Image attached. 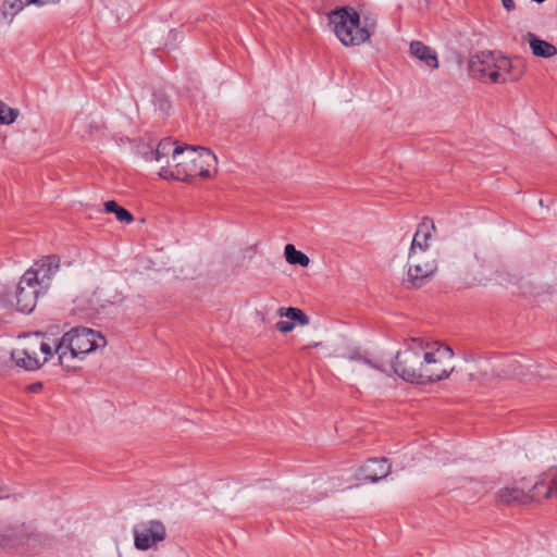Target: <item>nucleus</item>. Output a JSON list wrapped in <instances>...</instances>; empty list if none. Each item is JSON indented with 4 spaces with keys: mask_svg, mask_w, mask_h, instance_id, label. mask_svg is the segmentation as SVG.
<instances>
[{
    "mask_svg": "<svg viewBox=\"0 0 557 557\" xmlns=\"http://www.w3.org/2000/svg\"><path fill=\"white\" fill-rule=\"evenodd\" d=\"M394 373L412 384H432L449 377L455 369L454 351L438 342L406 339L392 363Z\"/></svg>",
    "mask_w": 557,
    "mask_h": 557,
    "instance_id": "nucleus-1",
    "label": "nucleus"
},
{
    "mask_svg": "<svg viewBox=\"0 0 557 557\" xmlns=\"http://www.w3.org/2000/svg\"><path fill=\"white\" fill-rule=\"evenodd\" d=\"M153 159L159 163V176L163 180L188 182L196 175L209 178L216 172V157L212 151L181 146L169 138L158 144Z\"/></svg>",
    "mask_w": 557,
    "mask_h": 557,
    "instance_id": "nucleus-2",
    "label": "nucleus"
},
{
    "mask_svg": "<svg viewBox=\"0 0 557 557\" xmlns=\"http://www.w3.org/2000/svg\"><path fill=\"white\" fill-rule=\"evenodd\" d=\"M106 345L107 341L99 332L88 327H74L62 336L54 352L64 369L76 370L88 354L102 349Z\"/></svg>",
    "mask_w": 557,
    "mask_h": 557,
    "instance_id": "nucleus-3",
    "label": "nucleus"
},
{
    "mask_svg": "<svg viewBox=\"0 0 557 557\" xmlns=\"http://www.w3.org/2000/svg\"><path fill=\"white\" fill-rule=\"evenodd\" d=\"M470 73L473 77L493 84L516 82L522 75V70L512 61L496 51H482L470 59Z\"/></svg>",
    "mask_w": 557,
    "mask_h": 557,
    "instance_id": "nucleus-4",
    "label": "nucleus"
},
{
    "mask_svg": "<svg viewBox=\"0 0 557 557\" xmlns=\"http://www.w3.org/2000/svg\"><path fill=\"white\" fill-rule=\"evenodd\" d=\"M329 20L335 36L345 47L367 42L375 28L374 20L364 18L361 25L360 16L354 9L335 10L330 14Z\"/></svg>",
    "mask_w": 557,
    "mask_h": 557,
    "instance_id": "nucleus-5",
    "label": "nucleus"
},
{
    "mask_svg": "<svg viewBox=\"0 0 557 557\" xmlns=\"http://www.w3.org/2000/svg\"><path fill=\"white\" fill-rule=\"evenodd\" d=\"M52 348L40 334L24 336L13 349L11 357L16 366L25 370H37L52 357Z\"/></svg>",
    "mask_w": 557,
    "mask_h": 557,
    "instance_id": "nucleus-6",
    "label": "nucleus"
},
{
    "mask_svg": "<svg viewBox=\"0 0 557 557\" xmlns=\"http://www.w3.org/2000/svg\"><path fill=\"white\" fill-rule=\"evenodd\" d=\"M437 271L435 253H408L405 281L419 288L426 284Z\"/></svg>",
    "mask_w": 557,
    "mask_h": 557,
    "instance_id": "nucleus-7",
    "label": "nucleus"
},
{
    "mask_svg": "<svg viewBox=\"0 0 557 557\" xmlns=\"http://www.w3.org/2000/svg\"><path fill=\"white\" fill-rule=\"evenodd\" d=\"M133 535L134 546L138 550H148L165 540L166 528L162 521L148 520L136 524Z\"/></svg>",
    "mask_w": 557,
    "mask_h": 557,
    "instance_id": "nucleus-8",
    "label": "nucleus"
},
{
    "mask_svg": "<svg viewBox=\"0 0 557 557\" xmlns=\"http://www.w3.org/2000/svg\"><path fill=\"white\" fill-rule=\"evenodd\" d=\"M37 541L34 527L27 523L9 524L0 529V549L35 546Z\"/></svg>",
    "mask_w": 557,
    "mask_h": 557,
    "instance_id": "nucleus-9",
    "label": "nucleus"
},
{
    "mask_svg": "<svg viewBox=\"0 0 557 557\" xmlns=\"http://www.w3.org/2000/svg\"><path fill=\"white\" fill-rule=\"evenodd\" d=\"M60 260L55 256H48L37 261L24 275V284H35L41 289L49 286L50 280L59 271Z\"/></svg>",
    "mask_w": 557,
    "mask_h": 557,
    "instance_id": "nucleus-10",
    "label": "nucleus"
},
{
    "mask_svg": "<svg viewBox=\"0 0 557 557\" xmlns=\"http://www.w3.org/2000/svg\"><path fill=\"white\" fill-rule=\"evenodd\" d=\"M39 287L35 284H24L22 276L16 290V307L23 313H30L36 307Z\"/></svg>",
    "mask_w": 557,
    "mask_h": 557,
    "instance_id": "nucleus-11",
    "label": "nucleus"
},
{
    "mask_svg": "<svg viewBox=\"0 0 557 557\" xmlns=\"http://www.w3.org/2000/svg\"><path fill=\"white\" fill-rule=\"evenodd\" d=\"M277 314L281 318L285 317V318L292 320V321H278L275 324V327L277 329V331H280L281 333H284V334L289 333L295 329L294 322H297L298 324H300L302 326L309 324L308 315L302 310L295 308V307H288V308L281 307L277 310Z\"/></svg>",
    "mask_w": 557,
    "mask_h": 557,
    "instance_id": "nucleus-12",
    "label": "nucleus"
},
{
    "mask_svg": "<svg viewBox=\"0 0 557 557\" xmlns=\"http://www.w3.org/2000/svg\"><path fill=\"white\" fill-rule=\"evenodd\" d=\"M522 41L529 45L534 57L549 59L557 54V48L553 44L541 39L534 33L523 34Z\"/></svg>",
    "mask_w": 557,
    "mask_h": 557,
    "instance_id": "nucleus-13",
    "label": "nucleus"
},
{
    "mask_svg": "<svg viewBox=\"0 0 557 557\" xmlns=\"http://www.w3.org/2000/svg\"><path fill=\"white\" fill-rule=\"evenodd\" d=\"M434 225L423 222L419 225L409 249V253H434L430 248V240Z\"/></svg>",
    "mask_w": 557,
    "mask_h": 557,
    "instance_id": "nucleus-14",
    "label": "nucleus"
},
{
    "mask_svg": "<svg viewBox=\"0 0 557 557\" xmlns=\"http://www.w3.org/2000/svg\"><path fill=\"white\" fill-rule=\"evenodd\" d=\"M389 465L385 459H370L360 468V475L370 482H376L389 473Z\"/></svg>",
    "mask_w": 557,
    "mask_h": 557,
    "instance_id": "nucleus-15",
    "label": "nucleus"
},
{
    "mask_svg": "<svg viewBox=\"0 0 557 557\" xmlns=\"http://www.w3.org/2000/svg\"><path fill=\"white\" fill-rule=\"evenodd\" d=\"M528 503L541 502L555 497L553 486L548 480L547 471L543 473L534 485L527 492Z\"/></svg>",
    "mask_w": 557,
    "mask_h": 557,
    "instance_id": "nucleus-16",
    "label": "nucleus"
},
{
    "mask_svg": "<svg viewBox=\"0 0 557 557\" xmlns=\"http://www.w3.org/2000/svg\"><path fill=\"white\" fill-rule=\"evenodd\" d=\"M496 500L499 504H528L527 492L517 486H506L500 488L496 494Z\"/></svg>",
    "mask_w": 557,
    "mask_h": 557,
    "instance_id": "nucleus-17",
    "label": "nucleus"
},
{
    "mask_svg": "<svg viewBox=\"0 0 557 557\" xmlns=\"http://www.w3.org/2000/svg\"><path fill=\"white\" fill-rule=\"evenodd\" d=\"M410 53L432 69L438 66L435 51L421 41L416 40L410 44Z\"/></svg>",
    "mask_w": 557,
    "mask_h": 557,
    "instance_id": "nucleus-18",
    "label": "nucleus"
},
{
    "mask_svg": "<svg viewBox=\"0 0 557 557\" xmlns=\"http://www.w3.org/2000/svg\"><path fill=\"white\" fill-rule=\"evenodd\" d=\"M34 4L30 0H4L1 7V15L8 24H11L14 16L25 7Z\"/></svg>",
    "mask_w": 557,
    "mask_h": 557,
    "instance_id": "nucleus-19",
    "label": "nucleus"
},
{
    "mask_svg": "<svg viewBox=\"0 0 557 557\" xmlns=\"http://www.w3.org/2000/svg\"><path fill=\"white\" fill-rule=\"evenodd\" d=\"M285 259L289 264H299L304 268L308 267L310 259L307 255L297 250L294 245L287 244L284 248Z\"/></svg>",
    "mask_w": 557,
    "mask_h": 557,
    "instance_id": "nucleus-20",
    "label": "nucleus"
},
{
    "mask_svg": "<svg viewBox=\"0 0 557 557\" xmlns=\"http://www.w3.org/2000/svg\"><path fill=\"white\" fill-rule=\"evenodd\" d=\"M104 210L107 213H114L117 221L122 223H132L134 221V216L129 211L120 207L115 201L110 200L104 203Z\"/></svg>",
    "mask_w": 557,
    "mask_h": 557,
    "instance_id": "nucleus-21",
    "label": "nucleus"
},
{
    "mask_svg": "<svg viewBox=\"0 0 557 557\" xmlns=\"http://www.w3.org/2000/svg\"><path fill=\"white\" fill-rule=\"evenodd\" d=\"M18 115L16 109L8 107L5 103H0V123L12 124Z\"/></svg>",
    "mask_w": 557,
    "mask_h": 557,
    "instance_id": "nucleus-22",
    "label": "nucleus"
},
{
    "mask_svg": "<svg viewBox=\"0 0 557 557\" xmlns=\"http://www.w3.org/2000/svg\"><path fill=\"white\" fill-rule=\"evenodd\" d=\"M548 480L553 486L555 497H557V467L547 471Z\"/></svg>",
    "mask_w": 557,
    "mask_h": 557,
    "instance_id": "nucleus-23",
    "label": "nucleus"
},
{
    "mask_svg": "<svg viewBox=\"0 0 557 557\" xmlns=\"http://www.w3.org/2000/svg\"><path fill=\"white\" fill-rule=\"evenodd\" d=\"M503 7L508 11L511 12L516 9V3L513 0H500Z\"/></svg>",
    "mask_w": 557,
    "mask_h": 557,
    "instance_id": "nucleus-24",
    "label": "nucleus"
},
{
    "mask_svg": "<svg viewBox=\"0 0 557 557\" xmlns=\"http://www.w3.org/2000/svg\"><path fill=\"white\" fill-rule=\"evenodd\" d=\"M356 360H358L367 366H370L372 368L379 369L380 371H383V369H381L377 364L373 363L371 360H369L367 358L358 357V358H356Z\"/></svg>",
    "mask_w": 557,
    "mask_h": 557,
    "instance_id": "nucleus-25",
    "label": "nucleus"
},
{
    "mask_svg": "<svg viewBox=\"0 0 557 557\" xmlns=\"http://www.w3.org/2000/svg\"><path fill=\"white\" fill-rule=\"evenodd\" d=\"M515 374V371H499L497 372V375H503V376H509V375H513Z\"/></svg>",
    "mask_w": 557,
    "mask_h": 557,
    "instance_id": "nucleus-26",
    "label": "nucleus"
},
{
    "mask_svg": "<svg viewBox=\"0 0 557 557\" xmlns=\"http://www.w3.org/2000/svg\"><path fill=\"white\" fill-rule=\"evenodd\" d=\"M9 497V493L5 488H0V499Z\"/></svg>",
    "mask_w": 557,
    "mask_h": 557,
    "instance_id": "nucleus-27",
    "label": "nucleus"
},
{
    "mask_svg": "<svg viewBox=\"0 0 557 557\" xmlns=\"http://www.w3.org/2000/svg\"><path fill=\"white\" fill-rule=\"evenodd\" d=\"M318 346H320V343H311L308 346L302 347V349H307V348H310V347H318Z\"/></svg>",
    "mask_w": 557,
    "mask_h": 557,
    "instance_id": "nucleus-28",
    "label": "nucleus"
},
{
    "mask_svg": "<svg viewBox=\"0 0 557 557\" xmlns=\"http://www.w3.org/2000/svg\"><path fill=\"white\" fill-rule=\"evenodd\" d=\"M41 387L40 384H34L32 385V391H38Z\"/></svg>",
    "mask_w": 557,
    "mask_h": 557,
    "instance_id": "nucleus-29",
    "label": "nucleus"
}]
</instances>
